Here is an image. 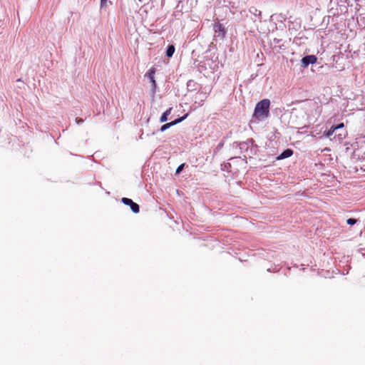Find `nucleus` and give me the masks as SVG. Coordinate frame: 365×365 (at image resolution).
<instances>
[{
    "label": "nucleus",
    "instance_id": "obj_1",
    "mask_svg": "<svg viewBox=\"0 0 365 365\" xmlns=\"http://www.w3.org/2000/svg\"><path fill=\"white\" fill-rule=\"evenodd\" d=\"M270 101L267 98L258 102L255 108L252 118L256 121H263L269 116Z\"/></svg>",
    "mask_w": 365,
    "mask_h": 365
},
{
    "label": "nucleus",
    "instance_id": "obj_2",
    "mask_svg": "<svg viewBox=\"0 0 365 365\" xmlns=\"http://www.w3.org/2000/svg\"><path fill=\"white\" fill-rule=\"evenodd\" d=\"M121 202L125 205L130 206L131 210L134 213H138L140 212V207L139 205L134 202L131 199L127 198V197H123L121 199Z\"/></svg>",
    "mask_w": 365,
    "mask_h": 365
},
{
    "label": "nucleus",
    "instance_id": "obj_3",
    "mask_svg": "<svg viewBox=\"0 0 365 365\" xmlns=\"http://www.w3.org/2000/svg\"><path fill=\"white\" fill-rule=\"evenodd\" d=\"M188 114L186 113L185 115H184L182 117L180 118H178L172 122H170V123H165L164 125H163L160 128V131L163 132L165 131V130L168 129L169 128H170L171 126L173 125H175L176 124H178V123H180L181 121H182L183 120H185L187 117Z\"/></svg>",
    "mask_w": 365,
    "mask_h": 365
},
{
    "label": "nucleus",
    "instance_id": "obj_4",
    "mask_svg": "<svg viewBox=\"0 0 365 365\" xmlns=\"http://www.w3.org/2000/svg\"><path fill=\"white\" fill-rule=\"evenodd\" d=\"M317 61V58L314 55H309L302 59V63L304 67H307L309 64L315 63Z\"/></svg>",
    "mask_w": 365,
    "mask_h": 365
},
{
    "label": "nucleus",
    "instance_id": "obj_5",
    "mask_svg": "<svg viewBox=\"0 0 365 365\" xmlns=\"http://www.w3.org/2000/svg\"><path fill=\"white\" fill-rule=\"evenodd\" d=\"M155 71L156 70L155 68H150L146 74V76L149 78L150 82L152 83V89L153 91H155L157 87L156 82L154 78Z\"/></svg>",
    "mask_w": 365,
    "mask_h": 365
},
{
    "label": "nucleus",
    "instance_id": "obj_6",
    "mask_svg": "<svg viewBox=\"0 0 365 365\" xmlns=\"http://www.w3.org/2000/svg\"><path fill=\"white\" fill-rule=\"evenodd\" d=\"M293 154V150L291 149H287L283 151L281 155L278 157V159H284L292 156Z\"/></svg>",
    "mask_w": 365,
    "mask_h": 365
},
{
    "label": "nucleus",
    "instance_id": "obj_7",
    "mask_svg": "<svg viewBox=\"0 0 365 365\" xmlns=\"http://www.w3.org/2000/svg\"><path fill=\"white\" fill-rule=\"evenodd\" d=\"M171 110H172V108H168V110H166L161 115L160 118V121L161 123H163V122H165L167 121L168 120V116L171 113Z\"/></svg>",
    "mask_w": 365,
    "mask_h": 365
},
{
    "label": "nucleus",
    "instance_id": "obj_8",
    "mask_svg": "<svg viewBox=\"0 0 365 365\" xmlns=\"http://www.w3.org/2000/svg\"><path fill=\"white\" fill-rule=\"evenodd\" d=\"M175 46L173 45H170L168 47V49L166 51V56L169 58L172 57L174 52H175Z\"/></svg>",
    "mask_w": 365,
    "mask_h": 365
},
{
    "label": "nucleus",
    "instance_id": "obj_9",
    "mask_svg": "<svg viewBox=\"0 0 365 365\" xmlns=\"http://www.w3.org/2000/svg\"><path fill=\"white\" fill-rule=\"evenodd\" d=\"M335 130H336L334 129V126H331L329 130L324 132V135L329 138L334 134Z\"/></svg>",
    "mask_w": 365,
    "mask_h": 365
},
{
    "label": "nucleus",
    "instance_id": "obj_10",
    "mask_svg": "<svg viewBox=\"0 0 365 365\" xmlns=\"http://www.w3.org/2000/svg\"><path fill=\"white\" fill-rule=\"evenodd\" d=\"M346 222L349 225H354V224L356 223V220L354 218H349L346 220Z\"/></svg>",
    "mask_w": 365,
    "mask_h": 365
},
{
    "label": "nucleus",
    "instance_id": "obj_11",
    "mask_svg": "<svg viewBox=\"0 0 365 365\" xmlns=\"http://www.w3.org/2000/svg\"><path fill=\"white\" fill-rule=\"evenodd\" d=\"M184 165H185V164H184V163H183V164H181L180 165H179V166L178 167L177 170H176V173H180L182 170V169H183V168H184Z\"/></svg>",
    "mask_w": 365,
    "mask_h": 365
},
{
    "label": "nucleus",
    "instance_id": "obj_12",
    "mask_svg": "<svg viewBox=\"0 0 365 365\" xmlns=\"http://www.w3.org/2000/svg\"><path fill=\"white\" fill-rule=\"evenodd\" d=\"M344 123H341L339 125H337L336 126H334V128L335 130H337V129L344 128Z\"/></svg>",
    "mask_w": 365,
    "mask_h": 365
},
{
    "label": "nucleus",
    "instance_id": "obj_13",
    "mask_svg": "<svg viewBox=\"0 0 365 365\" xmlns=\"http://www.w3.org/2000/svg\"><path fill=\"white\" fill-rule=\"evenodd\" d=\"M217 27L219 31L225 32V29L222 24H218Z\"/></svg>",
    "mask_w": 365,
    "mask_h": 365
},
{
    "label": "nucleus",
    "instance_id": "obj_14",
    "mask_svg": "<svg viewBox=\"0 0 365 365\" xmlns=\"http://www.w3.org/2000/svg\"><path fill=\"white\" fill-rule=\"evenodd\" d=\"M76 123L80 124V123L83 122V120L82 118H76Z\"/></svg>",
    "mask_w": 365,
    "mask_h": 365
},
{
    "label": "nucleus",
    "instance_id": "obj_15",
    "mask_svg": "<svg viewBox=\"0 0 365 365\" xmlns=\"http://www.w3.org/2000/svg\"><path fill=\"white\" fill-rule=\"evenodd\" d=\"M101 3H106L107 0H101Z\"/></svg>",
    "mask_w": 365,
    "mask_h": 365
}]
</instances>
